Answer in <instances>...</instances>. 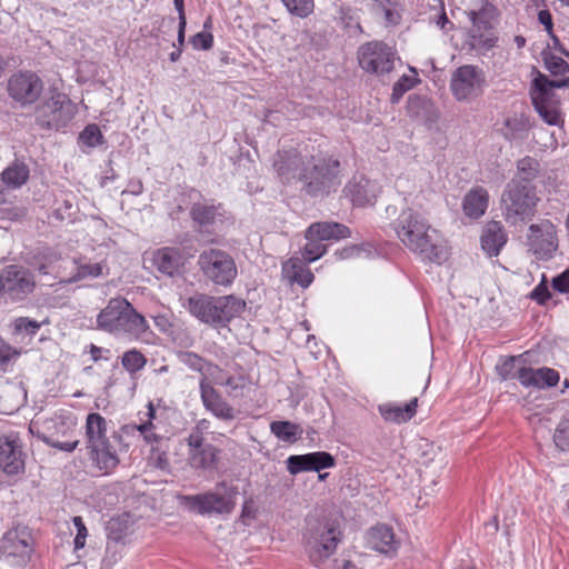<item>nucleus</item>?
Wrapping results in <instances>:
<instances>
[{
  "label": "nucleus",
  "instance_id": "f257e3e1",
  "mask_svg": "<svg viewBox=\"0 0 569 569\" xmlns=\"http://www.w3.org/2000/svg\"><path fill=\"white\" fill-rule=\"evenodd\" d=\"M393 229L399 240L422 260L441 264L448 259V247L439 232L417 211H401Z\"/></svg>",
  "mask_w": 569,
  "mask_h": 569
},
{
  "label": "nucleus",
  "instance_id": "dca6fc26",
  "mask_svg": "<svg viewBox=\"0 0 569 569\" xmlns=\"http://www.w3.org/2000/svg\"><path fill=\"white\" fill-rule=\"evenodd\" d=\"M527 246L530 252L540 260H549L558 249L556 226L549 220L529 226Z\"/></svg>",
  "mask_w": 569,
  "mask_h": 569
},
{
  "label": "nucleus",
  "instance_id": "49530a36",
  "mask_svg": "<svg viewBox=\"0 0 569 569\" xmlns=\"http://www.w3.org/2000/svg\"><path fill=\"white\" fill-rule=\"evenodd\" d=\"M121 363L126 370L134 373L146 366L147 359L140 351L132 349L123 353Z\"/></svg>",
  "mask_w": 569,
  "mask_h": 569
},
{
  "label": "nucleus",
  "instance_id": "4be33fe9",
  "mask_svg": "<svg viewBox=\"0 0 569 569\" xmlns=\"http://www.w3.org/2000/svg\"><path fill=\"white\" fill-rule=\"evenodd\" d=\"M199 388L204 408L216 418L222 421H232L237 418L238 411L217 392L208 378L200 379Z\"/></svg>",
  "mask_w": 569,
  "mask_h": 569
},
{
  "label": "nucleus",
  "instance_id": "79ce46f5",
  "mask_svg": "<svg viewBox=\"0 0 569 569\" xmlns=\"http://www.w3.org/2000/svg\"><path fill=\"white\" fill-rule=\"evenodd\" d=\"M307 243L301 250L302 259L307 263H311L320 259L327 252V246L318 238L306 239Z\"/></svg>",
  "mask_w": 569,
  "mask_h": 569
},
{
  "label": "nucleus",
  "instance_id": "f8f14e48",
  "mask_svg": "<svg viewBox=\"0 0 569 569\" xmlns=\"http://www.w3.org/2000/svg\"><path fill=\"white\" fill-rule=\"evenodd\" d=\"M485 84V72L477 66L465 64L452 73L450 90L458 101H469L482 94Z\"/></svg>",
  "mask_w": 569,
  "mask_h": 569
},
{
  "label": "nucleus",
  "instance_id": "b1692460",
  "mask_svg": "<svg viewBox=\"0 0 569 569\" xmlns=\"http://www.w3.org/2000/svg\"><path fill=\"white\" fill-rule=\"evenodd\" d=\"M287 469L291 475L305 471H317L335 466V458L326 451H316L306 455H292L287 461Z\"/></svg>",
  "mask_w": 569,
  "mask_h": 569
},
{
  "label": "nucleus",
  "instance_id": "6e6d98bb",
  "mask_svg": "<svg viewBox=\"0 0 569 569\" xmlns=\"http://www.w3.org/2000/svg\"><path fill=\"white\" fill-rule=\"evenodd\" d=\"M123 435L126 436H134L136 435V425H124L120 428L118 432H113L112 439L118 442L120 446V450L127 451L129 448L128 443L123 442Z\"/></svg>",
  "mask_w": 569,
  "mask_h": 569
},
{
  "label": "nucleus",
  "instance_id": "2eb2a0df",
  "mask_svg": "<svg viewBox=\"0 0 569 569\" xmlns=\"http://www.w3.org/2000/svg\"><path fill=\"white\" fill-rule=\"evenodd\" d=\"M0 278L1 292L12 301L23 300L36 288L33 273L21 266H7L2 269Z\"/></svg>",
  "mask_w": 569,
  "mask_h": 569
},
{
  "label": "nucleus",
  "instance_id": "72a5a7b5",
  "mask_svg": "<svg viewBox=\"0 0 569 569\" xmlns=\"http://www.w3.org/2000/svg\"><path fill=\"white\" fill-rule=\"evenodd\" d=\"M530 128L531 122L529 117L523 113H520L515 114L512 117H508L503 121L501 133L505 137V139L513 141L523 138L526 133L530 130Z\"/></svg>",
  "mask_w": 569,
  "mask_h": 569
},
{
  "label": "nucleus",
  "instance_id": "680f3d73",
  "mask_svg": "<svg viewBox=\"0 0 569 569\" xmlns=\"http://www.w3.org/2000/svg\"><path fill=\"white\" fill-rule=\"evenodd\" d=\"M208 442L204 441L203 433L196 432L194 430H190V433L187 438L188 451L193 449H199L200 447L207 446Z\"/></svg>",
  "mask_w": 569,
  "mask_h": 569
},
{
  "label": "nucleus",
  "instance_id": "39448f33",
  "mask_svg": "<svg viewBox=\"0 0 569 569\" xmlns=\"http://www.w3.org/2000/svg\"><path fill=\"white\" fill-rule=\"evenodd\" d=\"M108 422L100 413L91 412L86 418V448L93 465L104 473L113 471L120 460L117 449L107 437Z\"/></svg>",
  "mask_w": 569,
  "mask_h": 569
},
{
  "label": "nucleus",
  "instance_id": "5fc2aeb1",
  "mask_svg": "<svg viewBox=\"0 0 569 569\" xmlns=\"http://www.w3.org/2000/svg\"><path fill=\"white\" fill-rule=\"evenodd\" d=\"M73 525L77 528V536L74 538V549H81L86 545V538L88 536V530L82 521V518L77 516L73 518Z\"/></svg>",
  "mask_w": 569,
  "mask_h": 569
},
{
  "label": "nucleus",
  "instance_id": "9d476101",
  "mask_svg": "<svg viewBox=\"0 0 569 569\" xmlns=\"http://www.w3.org/2000/svg\"><path fill=\"white\" fill-rule=\"evenodd\" d=\"M77 113V106L62 92L53 90L36 109V123L46 130L59 131L68 126Z\"/></svg>",
  "mask_w": 569,
  "mask_h": 569
},
{
  "label": "nucleus",
  "instance_id": "9b49d317",
  "mask_svg": "<svg viewBox=\"0 0 569 569\" xmlns=\"http://www.w3.org/2000/svg\"><path fill=\"white\" fill-rule=\"evenodd\" d=\"M43 81L33 71L20 70L7 82L8 96L21 108L34 104L43 91Z\"/></svg>",
  "mask_w": 569,
  "mask_h": 569
},
{
  "label": "nucleus",
  "instance_id": "6e6552de",
  "mask_svg": "<svg viewBox=\"0 0 569 569\" xmlns=\"http://www.w3.org/2000/svg\"><path fill=\"white\" fill-rule=\"evenodd\" d=\"M538 200L535 187L510 181L501 196V208L506 220L516 224L531 219Z\"/></svg>",
  "mask_w": 569,
  "mask_h": 569
},
{
  "label": "nucleus",
  "instance_id": "c756f323",
  "mask_svg": "<svg viewBox=\"0 0 569 569\" xmlns=\"http://www.w3.org/2000/svg\"><path fill=\"white\" fill-rule=\"evenodd\" d=\"M489 203V193L482 187L470 189L462 202V209L467 217L478 219L485 214Z\"/></svg>",
  "mask_w": 569,
  "mask_h": 569
},
{
  "label": "nucleus",
  "instance_id": "13d9d810",
  "mask_svg": "<svg viewBox=\"0 0 569 569\" xmlns=\"http://www.w3.org/2000/svg\"><path fill=\"white\" fill-rule=\"evenodd\" d=\"M552 288L560 293H569V268L552 279Z\"/></svg>",
  "mask_w": 569,
  "mask_h": 569
},
{
  "label": "nucleus",
  "instance_id": "8fccbe9b",
  "mask_svg": "<svg viewBox=\"0 0 569 569\" xmlns=\"http://www.w3.org/2000/svg\"><path fill=\"white\" fill-rule=\"evenodd\" d=\"M103 273V264L98 263H84L80 264L77 269V279H84V278H98Z\"/></svg>",
  "mask_w": 569,
  "mask_h": 569
},
{
  "label": "nucleus",
  "instance_id": "774afa93",
  "mask_svg": "<svg viewBox=\"0 0 569 569\" xmlns=\"http://www.w3.org/2000/svg\"><path fill=\"white\" fill-rule=\"evenodd\" d=\"M378 254L377 248L371 243H361L358 244V258H372Z\"/></svg>",
  "mask_w": 569,
  "mask_h": 569
},
{
  "label": "nucleus",
  "instance_id": "4c0bfd02",
  "mask_svg": "<svg viewBox=\"0 0 569 569\" xmlns=\"http://www.w3.org/2000/svg\"><path fill=\"white\" fill-rule=\"evenodd\" d=\"M380 192V187L377 182L361 178L358 181V207L371 206Z\"/></svg>",
  "mask_w": 569,
  "mask_h": 569
},
{
  "label": "nucleus",
  "instance_id": "3c124183",
  "mask_svg": "<svg viewBox=\"0 0 569 569\" xmlns=\"http://www.w3.org/2000/svg\"><path fill=\"white\" fill-rule=\"evenodd\" d=\"M190 42L197 50H209L213 46V36L210 32L201 31L191 37Z\"/></svg>",
  "mask_w": 569,
  "mask_h": 569
},
{
  "label": "nucleus",
  "instance_id": "aec40b11",
  "mask_svg": "<svg viewBox=\"0 0 569 569\" xmlns=\"http://www.w3.org/2000/svg\"><path fill=\"white\" fill-rule=\"evenodd\" d=\"M0 471L16 476L24 471L22 447L13 435H0Z\"/></svg>",
  "mask_w": 569,
  "mask_h": 569
},
{
  "label": "nucleus",
  "instance_id": "052dcab7",
  "mask_svg": "<svg viewBox=\"0 0 569 569\" xmlns=\"http://www.w3.org/2000/svg\"><path fill=\"white\" fill-rule=\"evenodd\" d=\"M339 22L345 29L352 28L355 20V11L351 7H340L339 11Z\"/></svg>",
  "mask_w": 569,
  "mask_h": 569
},
{
  "label": "nucleus",
  "instance_id": "cd10ccee",
  "mask_svg": "<svg viewBox=\"0 0 569 569\" xmlns=\"http://www.w3.org/2000/svg\"><path fill=\"white\" fill-rule=\"evenodd\" d=\"M418 398L411 399L405 405L388 402L379 406L381 417L393 423H403L412 419L417 413Z\"/></svg>",
  "mask_w": 569,
  "mask_h": 569
},
{
  "label": "nucleus",
  "instance_id": "4468645a",
  "mask_svg": "<svg viewBox=\"0 0 569 569\" xmlns=\"http://www.w3.org/2000/svg\"><path fill=\"white\" fill-rule=\"evenodd\" d=\"M396 51L381 41H371L360 48L358 64L368 73L382 76L395 67Z\"/></svg>",
  "mask_w": 569,
  "mask_h": 569
},
{
  "label": "nucleus",
  "instance_id": "c85d7f7f",
  "mask_svg": "<svg viewBox=\"0 0 569 569\" xmlns=\"http://www.w3.org/2000/svg\"><path fill=\"white\" fill-rule=\"evenodd\" d=\"M303 260L292 257L282 264V274L290 283H298L302 288H308L315 276L312 271L306 267Z\"/></svg>",
  "mask_w": 569,
  "mask_h": 569
},
{
  "label": "nucleus",
  "instance_id": "4d7b16f0",
  "mask_svg": "<svg viewBox=\"0 0 569 569\" xmlns=\"http://www.w3.org/2000/svg\"><path fill=\"white\" fill-rule=\"evenodd\" d=\"M536 369L530 367H519L517 380L526 388L533 386Z\"/></svg>",
  "mask_w": 569,
  "mask_h": 569
},
{
  "label": "nucleus",
  "instance_id": "a19ab883",
  "mask_svg": "<svg viewBox=\"0 0 569 569\" xmlns=\"http://www.w3.org/2000/svg\"><path fill=\"white\" fill-rule=\"evenodd\" d=\"M535 380L536 381H533L532 386L533 388L545 389L555 387L559 382L560 376L557 370L548 367H542L536 369Z\"/></svg>",
  "mask_w": 569,
  "mask_h": 569
},
{
  "label": "nucleus",
  "instance_id": "f704fd0d",
  "mask_svg": "<svg viewBox=\"0 0 569 569\" xmlns=\"http://www.w3.org/2000/svg\"><path fill=\"white\" fill-rule=\"evenodd\" d=\"M178 358L181 363L187 366L189 369L197 371L202 375V378L207 377V375L213 373V371L218 370V366L212 362L206 360L201 356L192 351H183L178 355Z\"/></svg>",
  "mask_w": 569,
  "mask_h": 569
},
{
  "label": "nucleus",
  "instance_id": "1a4fd4ad",
  "mask_svg": "<svg viewBox=\"0 0 569 569\" xmlns=\"http://www.w3.org/2000/svg\"><path fill=\"white\" fill-rule=\"evenodd\" d=\"M197 264L206 281L228 288L238 276L233 257L221 249L209 248L200 252Z\"/></svg>",
  "mask_w": 569,
  "mask_h": 569
},
{
  "label": "nucleus",
  "instance_id": "a211bd4d",
  "mask_svg": "<svg viewBox=\"0 0 569 569\" xmlns=\"http://www.w3.org/2000/svg\"><path fill=\"white\" fill-rule=\"evenodd\" d=\"M189 214L194 230L199 233L207 232L210 228L222 224L228 219V212L222 203H214L207 199L193 202Z\"/></svg>",
  "mask_w": 569,
  "mask_h": 569
},
{
  "label": "nucleus",
  "instance_id": "c9c22d12",
  "mask_svg": "<svg viewBox=\"0 0 569 569\" xmlns=\"http://www.w3.org/2000/svg\"><path fill=\"white\" fill-rule=\"evenodd\" d=\"M270 431L279 440L289 443L296 442L298 438L302 435L301 427L288 420L272 421L270 423Z\"/></svg>",
  "mask_w": 569,
  "mask_h": 569
},
{
  "label": "nucleus",
  "instance_id": "2f4dec72",
  "mask_svg": "<svg viewBox=\"0 0 569 569\" xmlns=\"http://www.w3.org/2000/svg\"><path fill=\"white\" fill-rule=\"evenodd\" d=\"M29 167L18 159L10 163L1 173V181L8 189H18L29 179Z\"/></svg>",
  "mask_w": 569,
  "mask_h": 569
},
{
  "label": "nucleus",
  "instance_id": "412c9836",
  "mask_svg": "<svg viewBox=\"0 0 569 569\" xmlns=\"http://www.w3.org/2000/svg\"><path fill=\"white\" fill-rule=\"evenodd\" d=\"M188 258L178 247H163L152 253V264L163 276L173 278L182 276Z\"/></svg>",
  "mask_w": 569,
  "mask_h": 569
},
{
  "label": "nucleus",
  "instance_id": "bb28decb",
  "mask_svg": "<svg viewBox=\"0 0 569 569\" xmlns=\"http://www.w3.org/2000/svg\"><path fill=\"white\" fill-rule=\"evenodd\" d=\"M507 242V234L499 221H490L486 224L481 234V247L490 257H497Z\"/></svg>",
  "mask_w": 569,
  "mask_h": 569
},
{
  "label": "nucleus",
  "instance_id": "bf43d9fd",
  "mask_svg": "<svg viewBox=\"0 0 569 569\" xmlns=\"http://www.w3.org/2000/svg\"><path fill=\"white\" fill-rule=\"evenodd\" d=\"M151 459L156 468L160 470H168L170 467L169 458L166 451L153 448L151 451Z\"/></svg>",
  "mask_w": 569,
  "mask_h": 569
},
{
  "label": "nucleus",
  "instance_id": "393cba45",
  "mask_svg": "<svg viewBox=\"0 0 569 569\" xmlns=\"http://www.w3.org/2000/svg\"><path fill=\"white\" fill-rule=\"evenodd\" d=\"M306 163L297 150L290 149L277 152L273 168L283 182L290 183L292 180L298 181L299 172Z\"/></svg>",
  "mask_w": 569,
  "mask_h": 569
},
{
  "label": "nucleus",
  "instance_id": "7ed1b4c3",
  "mask_svg": "<svg viewBox=\"0 0 569 569\" xmlns=\"http://www.w3.org/2000/svg\"><path fill=\"white\" fill-rule=\"evenodd\" d=\"M184 307L199 321L213 328H224L241 315L246 302L233 295L216 297L194 293L188 298Z\"/></svg>",
  "mask_w": 569,
  "mask_h": 569
},
{
  "label": "nucleus",
  "instance_id": "0e129e2a",
  "mask_svg": "<svg viewBox=\"0 0 569 569\" xmlns=\"http://www.w3.org/2000/svg\"><path fill=\"white\" fill-rule=\"evenodd\" d=\"M539 22L545 27L548 34L553 31L552 16L549 10H540L538 13Z\"/></svg>",
  "mask_w": 569,
  "mask_h": 569
},
{
  "label": "nucleus",
  "instance_id": "a878e982",
  "mask_svg": "<svg viewBox=\"0 0 569 569\" xmlns=\"http://www.w3.org/2000/svg\"><path fill=\"white\" fill-rule=\"evenodd\" d=\"M351 236L350 229L335 221H318L311 223L306 232V239L318 238L321 241L341 240Z\"/></svg>",
  "mask_w": 569,
  "mask_h": 569
},
{
  "label": "nucleus",
  "instance_id": "e433bc0d",
  "mask_svg": "<svg viewBox=\"0 0 569 569\" xmlns=\"http://www.w3.org/2000/svg\"><path fill=\"white\" fill-rule=\"evenodd\" d=\"M104 142L106 139L96 123L86 126L78 137V144L82 152H87V149L99 147Z\"/></svg>",
  "mask_w": 569,
  "mask_h": 569
},
{
  "label": "nucleus",
  "instance_id": "09e8293b",
  "mask_svg": "<svg viewBox=\"0 0 569 569\" xmlns=\"http://www.w3.org/2000/svg\"><path fill=\"white\" fill-rule=\"evenodd\" d=\"M532 104H533L536 111L539 113V116L548 124L557 126V124L560 123V121H561L560 112L557 109H555V108H550L549 104H548V101L541 102L539 100V101H535V103H532Z\"/></svg>",
  "mask_w": 569,
  "mask_h": 569
},
{
  "label": "nucleus",
  "instance_id": "0eeeda50",
  "mask_svg": "<svg viewBox=\"0 0 569 569\" xmlns=\"http://www.w3.org/2000/svg\"><path fill=\"white\" fill-rule=\"evenodd\" d=\"M237 488L224 481L217 483L213 491L181 496V503L191 512L201 516L230 515L236 507Z\"/></svg>",
  "mask_w": 569,
  "mask_h": 569
},
{
  "label": "nucleus",
  "instance_id": "6ab92c4d",
  "mask_svg": "<svg viewBox=\"0 0 569 569\" xmlns=\"http://www.w3.org/2000/svg\"><path fill=\"white\" fill-rule=\"evenodd\" d=\"M466 13L472 23L470 31L472 39L487 49L495 47L497 39L485 34L492 29V20L496 13L495 6L489 1L481 0L478 8L469 9Z\"/></svg>",
  "mask_w": 569,
  "mask_h": 569
},
{
  "label": "nucleus",
  "instance_id": "864d4df0",
  "mask_svg": "<svg viewBox=\"0 0 569 569\" xmlns=\"http://www.w3.org/2000/svg\"><path fill=\"white\" fill-rule=\"evenodd\" d=\"M530 298L537 301L539 305H545L551 298V293L547 287L545 276L542 277L541 282L537 284L530 292Z\"/></svg>",
  "mask_w": 569,
  "mask_h": 569
},
{
  "label": "nucleus",
  "instance_id": "c03bdc74",
  "mask_svg": "<svg viewBox=\"0 0 569 569\" xmlns=\"http://www.w3.org/2000/svg\"><path fill=\"white\" fill-rule=\"evenodd\" d=\"M552 80H549L546 76L539 73L532 82L531 89V101H548L550 89H552Z\"/></svg>",
  "mask_w": 569,
  "mask_h": 569
},
{
  "label": "nucleus",
  "instance_id": "de8ad7c7",
  "mask_svg": "<svg viewBox=\"0 0 569 569\" xmlns=\"http://www.w3.org/2000/svg\"><path fill=\"white\" fill-rule=\"evenodd\" d=\"M287 10L299 18H307L313 12V0H281Z\"/></svg>",
  "mask_w": 569,
  "mask_h": 569
},
{
  "label": "nucleus",
  "instance_id": "37998d69",
  "mask_svg": "<svg viewBox=\"0 0 569 569\" xmlns=\"http://www.w3.org/2000/svg\"><path fill=\"white\" fill-rule=\"evenodd\" d=\"M552 440L559 451L569 453V417H563L558 422Z\"/></svg>",
  "mask_w": 569,
  "mask_h": 569
},
{
  "label": "nucleus",
  "instance_id": "473e14b6",
  "mask_svg": "<svg viewBox=\"0 0 569 569\" xmlns=\"http://www.w3.org/2000/svg\"><path fill=\"white\" fill-rule=\"evenodd\" d=\"M516 174L511 181H517L520 184L529 186V183L541 176L540 162L529 156L519 159L516 163Z\"/></svg>",
  "mask_w": 569,
  "mask_h": 569
},
{
  "label": "nucleus",
  "instance_id": "5701e85b",
  "mask_svg": "<svg viewBox=\"0 0 569 569\" xmlns=\"http://www.w3.org/2000/svg\"><path fill=\"white\" fill-rule=\"evenodd\" d=\"M365 545L373 551L392 557L397 553L400 542L396 538L392 527L378 523L366 532Z\"/></svg>",
  "mask_w": 569,
  "mask_h": 569
},
{
  "label": "nucleus",
  "instance_id": "f03ea898",
  "mask_svg": "<svg viewBox=\"0 0 569 569\" xmlns=\"http://www.w3.org/2000/svg\"><path fill=\"white\" fill-rule=\"evenodd\" d=\"M97 329L114 337L138 340L149 331V325L126 298L114 297L98 313Z\"/></svg>",
  "mask_w": 569,
  "mask_h": 569
},
{
  "label": "nucleus",
  "instance_id": "f3484780",
  "mask_svg": "<svg viewBox=\"0 0 569 569\" xmlns=\"http://www.w3.org/2000/svg\"><path fill=\"white\" fill-rule=\"evenodd\" d=\"M32 552V537L27 528L9 530L2 539L1 558L9 563L24 566Z\"/></svg>",
  "mask_w": 569,
  "mask_h": 569
},
{
  "label": "nucleus",
  "instance_id": "ea45409f",
  "mask_svg": "<svg viewBox=\"0 0 569 569\" xmlns=\"http://www.w3.org/2000/svg\"><path fill=\"white\" fill-rule=\"evenodd\" d=\"M522 356H508L502 357L496 365V372L502 380L517 379L518 368L517 362Z\"/></svg>",
  "mask_w": 569,
  "mask_h": 569
},
{
  "label": "nucleus",
  "instance_id": "338daca9",
  "mask_svg": "<svg viewBox=\"0 0 569 569\" xmlns=\"http://www.w3.org/2000/svg\"><path fill=\"white\" fill-rule=\"evenodd\" d=\"M143 192V183L140 179H130L128 183V188L122 191V194L130 193L133 196H139Z\"/></svg>",
  "mask_w": 569,
  "mask_h": 569
},
{
  "label": "nucleus",
  "instance_id": "e2e57ef3",
  "mask_svg": "<svg viewBox=\"0 0 569 569\" xmlns=\"http://www.w3.org/2000/svg\"><path fill=\"white\" fill-rule=\"evenodd\" d=\"M73 209V204L70 200L66 199L62 201L61 204H59L54 210V216L60 219L64 220L66 218H70L72 216L71 210Z\"/></svg>",
  "mask_w": 569,
  "mask_h": 569
},
{
  "label": "nucleus",
  "instance_id": "a18cd8bd",
  "mask_svg": "<svg viewBox=\"0 0 569 569\" xmlns=\"http://www.w3.org/2000/svg\"><path fill=\"white\" fill-rule=\"evenodd\" d=\"M543 62L546 69L553 76L566 74L569 72V63L551 52H543Z\"/></svg>",
  "mask_w": 569,
  "mask_h": 569
},
{
  "label": "nucleus",
  "instance_id": "423d86ee",
  "mask_svg": "<svg viewBox=\"0 0 569 569\" xmlns=\"http://www.w3.org/2000/svg\"><path fill=\"white\" fill-rule=\"evenodd\" d=\"M340 536L341 532L333 522L309 523L305 535L306 552L313 566L330 569L328 561L337 549Z\"/></svg>",
  "mask_w": 569,
  "mask_h": 569
},
{
  "label": "nucleus",
  "instance_id": "20e7f679",
  "mask_svg": "<svg viewBox=\"0 0 569 569\" xmlns=\"http://www.w3.org/2000/svg\"><path fill=\"white\" fill-rule=\"evenodd\" d=\"M300 191L311 198H325L336 192L342 183V167L332 157H312L300 170Z\"/></svg>",
  "mask_w": 569,
  "mask_h": 569
},
{
  "label": "nucleus",
  "instance_id": "69168bd1",
  "mask_svg": "<svg viewBox=\"0 0 569 569\" xmlns=\"http://www.w3.org/2000/svg\"><path fill=\"white\" fill-rule=\"evenodd\" d=\"M120 521L118 519H111L108 525V537L114 541H119L122 538V531L120 529Z\"/></svg>",
  "mask_w": 569,
  "mask_h": 569
},
{
  "label": "nucleus",
  "instance_id": "58836bf2",
  "mask_svg": "<svg viewBox=\"0 0 569 569\" xmlns=\"http://www.w3.org/2000/svg\"><path fill=\"white\" fill-rule=\"evenodd\" d=\"M410 70L415 72V76L403 74L398 79L397 82H395L390 97V101L392 103H398L403 94L411 90L420 81L417 77L416 69L410 68Z\"/></svg>",
  "mask_w": 569,
  "mask_h": 569
},
{
  "label": "nucleus",
  "instance_id": "ddd939ff",
  "mask_svg": "<svg viewBox=\"0 0 569 569\" xmlns=\"http://www.w3.org/2000/svg\"><path fill=\"white\" fill-rule=\"evenodd\" d=\"M76 431V422L71 417L54 416L43 423V430L37 431V437L49 447L66 452H72L79 445V440H66Z\"/></svg>",
  "mask_w": 569,
  "mask_h": 569
},
{
  "label": "nucleus",
  "instance_id": "603ef678",
  "mask_svg": "<svg viewBox=\"0 0 569 569\" xmlns=\"http://www.w3.org/2000/svg\"><path fill=\"white\" fill-rule=\"evenodd\" d=\"M14 329L18 332H26L28 335H36L40 329V323L29 318L20 317L14 321Z\"/></svg>",
  "mask_w": 569,
  "mask_h": 569
},
{
  "label": "nucleus",
  "instance_id": "7c9ffc66",
  "mask_svg": "<svg viewBox=\"0 0 569 569\" xmlns=\"http://www.w3.org/2000/svg\"><path fill=\"white\" fill-rule=\"evenodd\" d=\"M220 450L212 443L188 451L189 465L196 470H211L216 467Z\"/></svg>",
  "mask_w": 569,
  "mask_h": 569
}]
</instances>
